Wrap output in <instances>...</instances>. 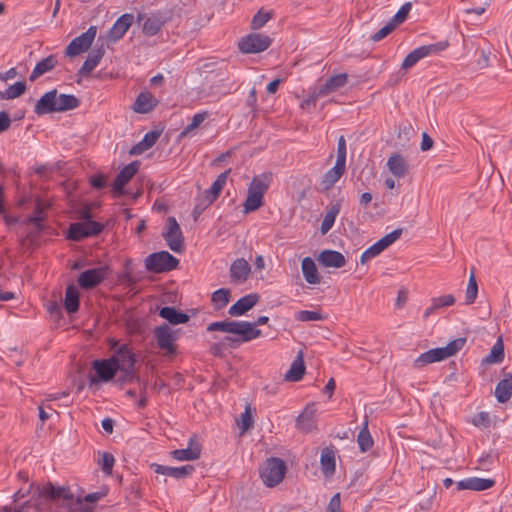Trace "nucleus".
Segmentation results:
<instances>
[{
  "instance_id": "1",
  "label": "nucleus",
  "mask_w": 512,
  "mask_h": 512,
  "mask_svg": "<svg viewBox=\"0 0 512 512\" xmlns=\"http://www.w3.org/2000/svg\"><path fill=\"white\" fill-rule=\"evenodd\" d=\"M267 316H260L255 322L224 320L212 322L207 326V331H220L234 336H227L225 340L231 348H237L244 342H249L261 336V330L258 326L268 322Z\"/></svg>"
},
{
  "instance_id": "2",
  "label": "nucleus",
  "mask_w": 512,
  "mask_h": 512,
  "mask_svg": "<svg viewBox=\"0 0 512 512\" xmlns=\"http://www.w3.org/2000/svg\"><path fill=\"white\" fill-rule=\"evenodd\" d=\"M272 176L270 173H263L254 176L247 190V197L243 203L244 213L248 214L258 210L263 205V197L269 189Z\"/></svg>"
},
{
  "instance_id": "3",
  "label": "nucleus",
  "mask_w": 512,
  "mask_h": 512,
  "mask_svg": "<svg viewBox=\"0 0 512 512\" xmlns=\"http://www.w3.org/2000/svg\"><path fill=\"white\" fill-rule=\"evenodd\" d=\"M465 343V338H457L449 342L445 347L430 349L422 353L414 361V366L417 368H421L427 364L445 360L455 355L458 351H460L465 345Z\"/></svg>"
},
{
  "instance_id": "4",
  "label": "nucleus",
  "mask_w": 512,
  "mask_h": 512,
  "mask_svg": "<svg viewBox=\"0 0 512 512\" xmlns=\"http://www.w3.org/2000/svg\"><path fill=\"white\" fill-rule=\"evenodd\" d=\"M465 343V338H457L449 342L445 347L430 349L422 353L414 361V366L417 368H421L427 364L445 360L455 355L458 351H460L465 345Z\"/></svg>"
},
{
  "instance_id": "5",
  "label": "nucleus",
  "mask_w": 512,
  "mask_h": 512,
  "mask_svg": "<svg viewBox=\"0 0 512 512\" xmlns=\"http://www.w3.org/2000/svg\"><path fill=\"white\" fill-rule=\"evenodd\" d=\"M285 472V462L280 458L273 457L266 460L260 471V476L267 487H274L283 480Z\"/></svg>"
},
{
  "instance_id": "6",
  "label": "nucleus",
  "mask_w": 512,
  "mask_h": 512,
  "mask_svg": "<svg viewBox=\"0 0 512 512\" xmlns=\"http://www.w3.org/2000/svg\"><path fill=\"white\" fill-rule=\"evenodd\" d=\"M178 264L179 260L167 251L152 253L145 259L146 269L154 273L171 271L175 269Z\"/></svg>"
},
{
  "instance_id": "7",
  "label": "nucleus",
  "mask_w": 512,
  "mask_h": 512,
  "mask_svg": "<svg viewBox=\"0 0 512 512\" xmlns=\"http://www.w3.org/2000/svg\"><path fill=\"white\" fill-rule=\"evenodd\" d=\"M35 492L41 499L50 500L54 502L62 501L64 504L70 506L74 501V496L69 487L55 486L51 482L46 483L42 487L37 486Z\"/></svg>"
},
{
  "instance_id": "8",
  "label": "nucleus",
  "mask_w": 512,
  "mask_h": 512,
  "mask_svg": "<svg viewBox=\"0 0 512 512\" xmlns=\"http://www.w3.org/2000/svg\"><path fill=\"white\" fill-rule=\"evenodd\" d=\"M162 237L172 251L176 253L183 252L184 237L175 217L170 216L167 218Z\"/></svg>"
},
{
  "instance_id": "9",
  "label": "nucleus",
  "mask_w": 512,
  "mask_h": 512,
  "mask_svg": "<svg viewBox=\"0 0 512 512\" xmlns=\"http://www.w3.org/2000/svg\"><path fill=\"white\" fill-rule=\"evenodd\" d=\"M272 40L268 35L261 33H250L239 42V49L242 53L252 54L265 51L271 45Z\"/></svg>"
},
{
  "instance_id": "10",
  "label": "nucleus",
  "mask_w": 512,
  "mask_h": 512,
  "mask_svg": "<svg viewBox=\"0 0 512 512\" xmlns=\"http://www.w3.org/2000/svg\"><path fill=\"white\" fill-rule=\"evenodd\" d=\"M446 47H447L446 42H439V43L420 46V47L414 49L413 51H411L404 58L401 68L407 70V69L413 67L421 59H423L427 56H430V55L437 54V53L443 51L444 49H446Z\"/></svg>"
},
{
  "instance_id": "11",
  "label": "nucleus",
  "mask_w": 512,
  "mask_h": 512,
  "mask_svg": "<svg viewBox=\"0 0 512 512\" xmlns=\"http://www.w3.org/2000/svg\"><path fill=\"white\" fill-rule=\"evenodd\" d=\"M103 230V225L91 219L82 222L72 223L69 227L68 237L71 240L79 241L86 237L98 235Z\"/></svg>"
},
{
  "instance_id": "12",
  "label": "nucleus",
  "mask_w": 512,
  "mask_h": 512,
  "mask_svg": "<svg viewBox=\"0 0 512 512\" xmlns=\"http://www.w3.org/2000/svg\"><path fill=\"white\" fill-rule=\"evenodd\" d=\"M111 270L108 265H103L97 268L88 269L83 271L78 276V284L83 289H92L99 285L107 276Z\"/></svg>"
},
{
  "instance_id": "13",
  "label": "nucleus",
  "mask_w": 512,
  "mask_h": 512,
  "mask_svg": "<svg viewBox=\"0 0 512 512\" xmlns=\"http://www.w3.org/2000/svg\"><path fill=\"white\" fill-rule=\"evenodd\" d=\"M97 28L91 26L86 32L74 38L66 47L65 54L69 57L77 56L87 51L95 39Z\"/></svg>"
},
{
  "instance_id": "14",
  "label": "nucleus",
  "mask_w": 512,
  "mask_h": 512,
  "mask_svg": "<svg viewBox=\"0 0 512 512\" xmlns=\"http://www.w3.org/2000/svg\"><path fill=\"white\" fill-rule=\"evenodd\" d=\"M110 358L114 359L118 365V370L123 371L126 376H132L135 365V356L126 344L118 347L115 355Z\"/></svg>"
},
{
  "instance_id": "15",
  "label": "nucleus",
  "mask_w": 512,
  "mask_h": 512,
  "mask_svg": "<svg viewBox=\"0 0 512 512\" xmlns=\"http://www.w3.org/2000/svg\"><path fill=\"white\" fill-rule=\"evenodd\" d=\"M139 169V162L133 161L126 165L121 171L117 174L113 184L112 191L115 196H121L124 194V186L132 179V177L137 173Z\"/></svg>"
},
{
  "instance_id": "16",
  "label": "nucleus",
  "mask_w": 512,
  "mask_h": 512,
  "mask_svg": "<svg viewBox=\"0 0 512 512\" xmlns=\"http://www.w3.org/2000/svg\"><path fill=\"white\" fill-rule=\"evenodd\" d=\"M154 335L157 345L161 350H164L169 354H174L176 352V346L174 344L176 337L168 325L163 324L156 327Z\"/></svg>"
},
{
  "instance_id": "17",
  "label": "nucleus",
  "mask_w": 512,
  "mask_h": 512,
  "mask_svg": "<svg viewBox=\"0 0 512 512\" xmlns=\"http://www.w3.org/2000/svg\"><path fill=\"white\" fill-rule=\"evenodd\" d=\"M136 21L142 25L143 33L149 37L158 34L165 23L162 16L156 14L147 15L145 13H139Z\"/></svg>"
},
{
  "instance_id": "18",
  "label": "nucleus",
  "mask_w": 512,
  "mask_h": 512,
  "mask_svg": "<svg viewBox=\"0 0 512 512\" xmlns=\"http://www.w3.org/2000/svg\"><path fill=\"white\" fill-rule=\"evenodd\" d=\"M134 22V15L125 13L121 15L107 33V40L110 42H117L123 38L128 29Z\"/></svg>"
},
{
  "instance_id": "19",
  "label": "nucleus",
  "mask_w": 512,
  "mask_h": 512,
  "mask_svg": "<svg viewBox=\"0 0 512 512\" xmlns=\"http://www.w3.org/2000/svg\"><path fill=\"white\" fill-rule=\"evenodd\" d=\"M150 467L157 474L169 476L175 479H183L189 477L195 470L194 466L190 464L181 467H169L157 463H152Z\"/></svg>"
},
{
  "instance_id": "20",
  "label": "nucleus",
  "mask_w": 512,
  "mask_h": 512,
  "mask_svg": "<svg viewBox=\"0 0 512 512\" xmlns=\"http://www.w3.org/2000/svg\"><path fill=\"white\" fill-rule=\"evenodd\" d=\"M259 298V295L256 293H251L241 297L229 308V315L233 317L244 315L258 303Z\"/></svg>"
},
{
  "instance_id": "21",
  "label": "nucleus",
  "mask_w": 512,
  "mask_h": 512,
  "mask_svg": "<svg viewBox=\"0 0 512 512\" xmlns=\"http://www.w3.org/2000/svg\"><path fill=\"white\" fill-rule=\"evenodd\" d=\"M251 272L249 263L244 258L234 260L230 266V278L234 284L244 283Z\"/></svg>"
},
{
  "instance_id": "22",
  "label": "nucleus",
  "mask_w": 512,
  "mask_h": 512,
  "mask_svg": "<svg viewBox=\"0 0 512 512\" xmlns=\"http://www.w3.org/2000/svg\"><path fill=\"white\" fill-rule=\"evenodd\" d=\"M93 367L99 380L107 382L111 380L116 372L118 371V365L114 359L96 360L93 363Z\"/></svg>"
},
{
  "instance_id": "23",
  "label": "nucleus",
  "mask_w": 512,
  "mask_h": 512,
  "mask_svg": "<svg viewBox=\"0 0 512 512\" xmlns=\"http://www.w3.org/2000/svg\"><path fill=\"white\" fill-rule=\"evenodd\" d=\"M315 405H307L304 411L296 419V427L304 433H309L316 429Z\"/></svg>"
},
{
  "instance_id": "24",
  "label": "nucleus",
  "mask_w": 512,
  "mask_h": 512,
  "mask_svg": "<svg viewBox=\"0 0 512 512\" xmlns=\"http://www.w3.org/2000/svg\"><path fill=\"white\" fill-rule=\"evenodd\" d=\"M56 95L57 90L53 89L51 91L46 92L36 103L34 107V112L38 116H42L45 114H50L57 112L56 107Z\"/></svg>"
},
{
  "instance_id": "25",
  "label": "nucleus",
  "mask_w": 512,
  "mask_h": 512,
  "mask_svg": "<svg viewBox=\"0 0 512 512\" xmlns=\"http://www.w3.org/2000/svg\"><path fill=\"white\" fill-rule=\"evenodd\" d=\"M105 54L103 43L100 46H95L88 54L86 60L78 71L79 75H89L99 64Z\"/></svg>"
},
{
  "instance_id": "26",
  "label": "nucleus",
  "mask_w": 512,
  "mask_h": 512,
  "mask_svg": "<svg viewBox=\"0 0 512 512\" xmlns=\"http://www.w3.org/2000/svg\"><path fill=\"white\" fill-rule=\"evenodd\" d=\"M317 260L324 267L341 268L346 264V259L342 253L329 249L321 251Z\"/></svg>"
},
{
  "instance_id": "27",
  "label": "nucleus",
  "mask_w": 512,
  "mask_h": 512,
  "mask_svg": "<svg viewBox=\"0 0 512 512\" xmlns=\"http://www.w3.org/2000/svg\"><path fill=\"white\" fill-rule=\"evenodd\" d=\"M387 167L396 178H404L409 172L408 162L399 153H394L388 158Z\"/></svg>"
},
{
  "instance_id": "28",
  "label": "nucleus",
  "mask_w": 512,
  "mask_h": 512,
  "mask_svg": "<svg viewBox=\"0 0 512 512\" xmlns=\"http://www.w3.org/2000/svg\"><path fill=\"white\" fill-rule=\"evenodd\" d=\"M495 481L492 479L471 477L457 482V490L484 491L493 487Z\"/></svg>"
},
{
  "instance_id": "29",
  "label": "nucleus",
  "mask_w": 512,
  "mask_h": 512,
  "mask_svg": "<svg viewBox=\"0 0 512 512\" xmlns=\"http://www.w3.org/2000/svg\"><path fill=\"white\" fill-rule=\"evenodd\" d=\"M158 104V100L150 92H141L137 96L133 110L137 113L146 114L152 111Z\"/></svg>"
},
{
  "instance_id": "30",
  "label": "nucleus",
  "mask_w": 512,
  "mask_h": 512,
  "mask_svg": "<svg viewBox=\"0 0 512 512\" xmlns=\"http://www.w3.org/2000/svg\"><path fill=\"white\" fill-rule=\"evenodd\" d=\"M344 172L345 164L336 162L335 165L324 174L321 180L322 189H331L334 184L341 178Z\"/></svg>"
},
{
  "instance_id": "31",
  "label": "nucleus",
  "mask_w": 512,
  "mask_h": 512,
  "mask_svg": "<svg viewBox=\"0 0 512 512\" xmlns=\"http://www.w3.org/2000/svg\"><path fill=\"white\" fill-rule=\"evenodd\" d=\"M301 270L308 284L315 285L321 282V276L319 275L316 264L311 257H305L302 260Z\"/></svg>"
},
{
  "instance_id": "32",
  "label": "nucleus",
  "mask_w": 512,
  "mask_h": 512,
  "mask_svg": "<svg viewBox=\"0 0 512 512\" xmlns=\"http://www.w3.org/2000/svg\"><path fill=\"white\" fill-rule=\"evenodd\" d=\"M305 373V365L303 360V352L299 351L297 357L291 363V366L285 374V380L290 382H297L303 378Z\"/></svg>"
},
{
  "instance_id": "33",
  "label": "nucleus",
  "mask_w": 512,
  "mask_h": 512,
  "mask_svg": "<svg viewBox=\"0 0 512 512\" xmlns=\"http://www.w3.org/2000/svg\"><path fill=\"white\" fill-rule=\"evenodd\" d=\"M512 395V374H505L504 378L498 382L495 388V396L500 403L507 402Z\"/></svg>"
},
{
  "instance_id": "34",
  "label": "nucleus",
  "mask_w": 512,
  "mask_h": 512,
  "mask_svg": "<svg viewBox=\"0 0 512 512\" xmlns=\"http://www.w3.org/2000/svg\"><path fill=\"white\" fill-rule=\"evenodd\" d=\"M159 315L172 325L183 324L189 321V316L177 310L175 307H162L159 311Z\"/></svg>"
},
{
  "instance_id": "35",
  "label": "nucleus",
  "mask_w": 512,
  "mask_h": 512,
  "mask_svg": "<svg viewBox=\"0 0 512 512\" xmlns=\"http://www.w3.org/2000/svg\"><path fill=\"white\" fill-rule=\"evenodd\" d=\"M348 80V75L346 73H340L337 75H334L327 79V81L321 85L320 88V94L326 96L339 88L343 87Z\"/></svg>"
},
{
  "instance_id": "36",
  "label": "nucleus",
  "mask_w": 512,
  "mask_h": 512,
  "mask_svg": "<svg viewBox=\"0 0 512 512\" xmlns=\"http://www.w3.org/2000/svg\"><path fill=\"white\" fill-rule=\"evenodd\" d=\"M57 65V59L55 55H49L48 57L39 61L32 73L29 76L30 81H35L37 78L45 74L46 72L51 71Z\"/></svg>"
},
{
  "instance_id": "37",
  "label": "nucleus",
  "mask_w": 512,
  "mask_h": 512,
  "mask_svg": "<svg viewBox=\"0 0 512 512\" xmlns=\"http://www.w3.org/2000/svg\"><path fill=\"white\" fill-rule=\"evenodd\" d=\"M230 169L222 172L221 174L218 175V177L216 178V180L212 183L211 187L209 190H206L204 195L209 198L212 202H214L218 196L220 195L222 189L224 188L226 182H227V178L230 174Z\"/></svg>"
},
{
  "instance_id": "38",
  "label": "nucleus",
  "mask_w": 512,
  "mask_h": 512,
  "mask_svg": "<svg viewBox=\"0 0 512 512\" xmlns=\"http://www.w3.org/2000/svg\"><path fill=\"white\" fill-rule=\"evenodd\" d=\"M64 307L68 313H75L79 309V291L72 284L66 288Z\"/></svg>"
},
{
  "instance_id": "39",
  "label": "nucleus",
  "mask_w": 512,
  "mask_h": 512,
  "mask_svg": "<svg viewBox=\"0 0 512 512\" xmlns=\"http://www.w3.org/2000/svg\"><path fill=\"white\" fill-rule=\"evenodd\" d=\"M160 134L157 131H151L144 135L143 139L132 147L130 150V154L138 155L143 153L144 151L150 149L158 140Z\"/></svg>"
},
{
  "instance_id": "40",
  "label": "nucleus",
  "mask_w": 512,
  "mask_h": 512,
  "mask_svg": "<svg viewBox=\"0 0 512 512\" xmlns=\"http://www.w3.org/2000/svg\"><path fill=\"white\" fill-rule=\"evenodd\" d=\"M80 105V100L71 94L56 95L57 112L68 111L77 108Z\"/></svg>"
},
{
  "instance_id": "41",
  "label": "nucleus",
  "mask_w": 512,
  "mask_h": 512,
  "mask_svg": "<svg viewBox=\"0 0 512 512\" xmlns=\"http://www.w3.org/2000/svg\"><path fill=\"white\" fill-rule=\"evenodd\" d=\"M340 212V204H333L326 212L324 219L321 223V233L324 235L333 227L335 219Z\"/></svg>"
},
{
  "instance_id": "42",
  "label": "nucleus",
  "mask_w": 512,
  "mask_h": 512,
  "mask_svg": "<svg viewBox=\"0 0 512 512\" xmlns=\"http://www.w3.org/2000/svg\"><path fill=\"white\" fill-rule=\"evenodd\" d=\"M357 443L361 452L370 450L373 446V439L368 430V420L366 419L362 429L359 431L357 436Z\"/></svg>"
},
{
  "instance_id": "43",
  "label": "nucleus",
  "mask_w": 512,
  "mask_h": 512,
  "mask_svg": "<svg viewBox=\"0 0 512 512\" xmlns=\"http://www.w3.org/2000/svg\"><path fill=\"white\" fill-rule=\"evenodd\" d=\"M171 456L178 461H193L200 457V450L197 447L176 449L171 451Z\"/></svg>"
},
{
  "instance_id": "44",
  "label": "nucleus",
  "mask_w": 512,
  "mask_h": 512,
  "mask_svg": "<svg viewBox=\"0 0 512 512\" xmlns=\"http://www.w3.org/2000/svg\"><path fill=\"white\" fill-rule=\"evenodd\" d=\"M504 359V345L502 339L499 338L493 345L490 353L483 360L487 364L500 363Z\"/></svg>"
},
{
  "instance_id": "45",
  "label": "nucleus",
  "mask_w": 512,
  "mask_h": 512,
  "mask_svg": "<svg viewBox=\"0 0 512 512\" xmlns=\"http://www.w3.org/2000/svg\"><path fill=\"white\" fill-rule=\"evenodd\" d=\"M320 463L322 470L325 474H332L335 472V456L331 449L325 448L322 450Z\"/></svg>"
},
{
  "instance_id": "46",
  "label": "nucleus",
  "mask_w": 512,
  "mask_h": 512,
  "mask_svg": "<svg viewBox=\"0 0 512 512\" xmlns=\"http://www.w3.org/2000/svg\"><path fill=\"white\" fill-rule=\"evenodd\" d=\"M26 91V84L24 81L16 82L10 85L5 91H0V99L10 100L21 96Z\"/></svg>"
},
{
  "instance_id": "47",
  "label": "nucleus",
  "mask_w": 512,
  "mask_h": 512,
  "mask_svg": "<svg viewBox=\"0 0 512 512\" xmlns=\"http://www.w3.org/2000/svg\"><path fill=\"white\" fill-rule=\"evenodd\" d=\"M477 295H478V285H477L475 274L473 271H471L469 280H468V285L466 288V293H465V304L470 305V304L474 303L477 298Z\"/></svg>"
},
{
  "instance_id": "48",
  "label": "nucleus",
  "mask_w": 512,
  "mask_h": 512,
  "mask_svg": "<svg viewBox=\"0 0 512 512\" xmlns=\"http://www.w3.org/2000/svg\"><path fill=\"white\" fill-rule=\"evenodd\" d=\"M207 117H208V112H206V111L200 112V113H196L192 117L191 122L183 129V131L181 132L180 136L184 137V136L189 135L190 132L193 131L194 129L198 128L204 122V120Z\"/></svg>"
},
{
  "instance_id": "49",
  "label": "nucleus",
  "mask_w": 512,
  "mask_h": 512,
  "mask_svg": "<svg viewBox=\"0 0 512 512\" xmlns=\"http://www.w3.org/2000/svg\"><path fill=\"white\" fill-rule=\"evenodd\" d=\"M295 319L301 322L322 321L325 316L318 311L301 310L295 314Z\"/></svg>"
},
{
  "instance_id": "50",
  "label": "nucleus",
  "mask_w": 512,
  "mask_h": 512,
  "mask_svg": "<svg viewBox=\"0 0 512 512\" xmlns=\"http://www.w3.org/2000/svg\"><path fill=\"white\" fill-rule=\"evenodd\" d=\"M272 17L270 12L259 10L251 20V29L258 30L262 28Z\"/></svg>"
},
{
  "instance_id": "51",
  "label": "nucleus",
  "mask_w": 512,
  "mask_h": 512,
  "mask_svg": "<svg viewBox=\"0 0 512 512\" xmlns=\"http://www.w3.org/2000/svg\"><path fill=\"white\" fill-rule=\"evenodd\" d=\"M384 250L385 248L381 245V243L378 240L376 243H374L372 246H370L362 253L360 257V262L362 264H365L368 260L378 256Z\"/></svg>"
},
{
  "instance_id": "52",
  "label": "nucleus",
  "mask_w": 512,
  "mask_h": 512,
  "mask_svg": "<svg viewBox=\"0 0 512 512\" xmlns=\"http://www.w3.org/2000/svg\"><path fill=\"white\" fill-rule=\"evenodd\" d=\"M412 8V4L410 2H406L401 6L398 12L393 16L390 20L396 27L402 24L408 17Z\"/></svg>"
},
{
  "instance_id": "53",
  "label": "nucleus",
  "mask_w": 512,
  "mask_h": 512,
  "mask_svg": "<svg viewBox=\"0 0 512 512\" xmlns=\"http://www.w3.org/2000/svg\"><path fill=\"white\" fill-rule=\"evenodd\" d=\"M229 299H230V291L225 288H220L212 294L213 303H215L216 305L220 304L217 307L218 309L223 308L229 302Z\"/></svg>"
},
{
  "instance_id": "54",
  "label": "nucleus",
  "mask_w": 512,
  "mask_h": 512,
  "mask_svg": "<svg viewBox=\"0 0 512 512\" xmlns=\"http://www.w3.org/2000/svg\"><path fill=\"white\" fill-rule=\"evenodd\" d=\"M213 202L207 198L205 195L197 198L195 207L193 209L192 215L194 220H197L201 213L209 207Z\"/></svg>"
},
{
  "instance_id": "55",
  "label": "nucleus",
  "mask_w": 512,
  "mask_h": 512,
  "mask_svg": "<svg viewBox=\"0 0 512 512\" xmlns=\"http://www.w3.org/2000/svg\"><path fill=\"white\" fill-rule=\"evenodd\" d=\"M402 233H403L402 228L395 229L392 232L385 235L384 237H382L381 239H379V242L386 249L390 245H392L396 240H398L400 238V236L402 235Z\"/></svg>"
},
{
  "instance_id": "56",
  "label": "nucleus",
  "mask_w": 512,
  "mask_h": 512,
  "mask_svg": "<svg viewBox=\"0 0 512 512\" xmlns=\"http://www.w3.org/2000/svg\"><path fill=\"white\" fill-rule=\"evenodd\" d=\"M396 28L397 27L391 21H389L384 27H382L379 31L371 36V40L373 42H378L388 36Z\"/></svg>"
},
{
  "instance_id": "57",
  "label": "nucleus",
  "mask_w": 512,
  "mask_h": 512,
  "mask_svg": "<svg viewBox=\"0 0 512 512\" xmlns=\"http://www.w3.org/2000/svg\"><path fill=\"white\" fill-rule=\"evenodd\" d=\"M434 301V308H445L452 306L455 303V297L452 294L442 295L432 298Z\"/></svg>"
},
{
  "instance_id": "58",
  "label": "nucleus",
  "mask_w": 512,
  "mask_h": 512,
  "mask_svg": "<svg viewBox=\"0 0 512 512\" xmlns=\"http://www.w3.org/2000/svg\"><path fill=\"white\" fill-rule=\"evenodd\" d=\"M253 418L250 411V406H246L245 411L241 414V432L244 433L253 427Z\"/></svg>"
},
{
  "instance_id": "59",
  "label": "nucleus",
  "mask_w": 512,
  "mask_h": 512,
  "mask_svg": "<svg viewBox=\"0 0 512 512\" xmlns=\"http://www.w3.org/2000/svg\"><path fill=\"white\" fill-rule=\"evenodd\" d=\"M114 463H115V458L111 453L104 452L102 454L101 466H102V471L105 474L110 475L112 473Z\"/></svg>"
},
{
  "instance_id": "60",
  "label": "nucleus",
  "mask_w": 512,
  "mask_h": 512,
  "mask_svg": "<svg viewBox=\"0 0 512 512\" xmlns=\"http://www.w3.org/2000/svg\"><path fill=\"white\" fill-rule=\"evenodd\" d=\"M346 141L344 136H340L337 145V159L336 162L346 164Z\"/></svg>"
},
{
  "instance_id": "61",
  "label": "nucleus",
  "mask_w": 512,
  "mask_h": 512,
  "mask_svg": "<svg viewBox=\"0 0 512 512\" xmlns=\"http://www.w3.org/2000/svg\"><path fill=\"white\" fill-rule=\"evenodd\" d=\"M90 184L95 189H103L107 185V178L103 174H95L90 177Z\"/></svg>"
},
{
  "instance_id": "62",
  "label": "nucleus",
  "mask_w": 512,
  "mask_h": 512,
  "mask_svg": "<svg viewBox=\"0 0 512 512\" xmlns=\"http://www.w3.org/2000/svg\"><path fill=\"white\" fill-rule=\"evenodd\" d=\"M323 96L324 95L320 94V88H318V90H315L314 92L310 93L309 96L305 100H303V102L301 103V107L306 108L311 105L314 106L317 100Z\"/></svg>"
},
{
  "instance_id": "63",
  "label": "nucleus",
  "mask_w": 512,
  "mask_h": 512,
  "mask_svg": "<svg viewBox=\"0 0 512 512\" xmlns=\"http://www.w3.org/2000/svg\"><path fill=\"white\" fill-rule=\"evenodd\" d=\"M435 498V492H433L432 494L424 497L423 499H421L419 501V508L424 511V512H428L432 509V505H433V500Z\"/></svg>"
},
{
  "instance_id": "64",
  "label": "nucleus",
  "mask_w": 512,
  "mask_h": 512,
  "mask_svg": "<svg viewBox=\"0 0 512 512\" xmlns=\"http://www.w3.org/2000/svg\"><path fill=\"white\" fill-rule=\"evenodd\" d=\"M341 499L340 494L336 493L331 499L328 504L326 512H341Z\"/></svg>"
}]
</instances>
